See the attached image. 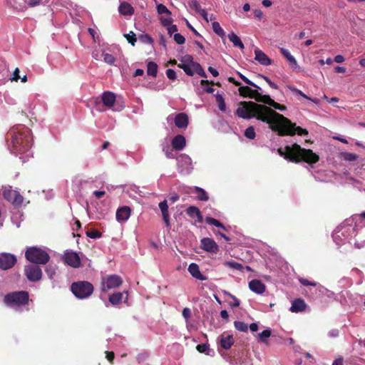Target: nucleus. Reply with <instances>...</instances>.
<instances>
[{"label": "nucleus", "mask_w": 365, "mask_h": 365, "mask_svg": "<svg viewBox=\"0 0 365 365\" xmlns=\"http://www.w3.org/2000/svg\"><path fill=\"white\" fill-rule=\"evenodd\" d=\"M235 114L243 119H256L266 123L269 128L273 123L274 118H283V115L276 112L266 105L259 104L253 101H241L235 111Z\"/></svg>", "instance_id": "obj_1"}, {"label": "nucleus", "mask_w": 365, "mask_h": 365, "mask_svg": "<svg viewBox=\"0 0 365 365\" xmlns=\"http://www.w3.org/2000/svg\"><path fill=\"white\" fill-rule=\"evenodd\" d=\"M277 153L285 160L294 163L304 162L312 165L319 161V156L312 150L302 148L297 143L286 145L284 148H279Z\"/></svg>", "instance_id": "obj_2"}, {"label": "nucleus", "mask_w": 365, "mask_h": 365, "mask_svg": "<svg viewBox=\"0 0 365 365\" xmlns=\"http://www.w3.org/2000/svg\"><path fill=\"white\" fill-rule=\"evenodd\" d=\"M9 137L11 140L9 146L14 153H25L32 146V137L30 130L26 128H13L8 133Z\"/></svg>", "instance_id": "obj_3"}, {"label": "nucleus", "mask_w": 365, "mask_h": 365, "mask_svg": "<svg viewBox=\"0 0 365 365\" xmlns=\"http://www.w3.org/2000/svg\"><path fill=\"white\" fill-rule=\"evenodd\" d=\"M272 130L277 132L280 136L294 135L297 133L299 135H308L307 130L297 126L289 119L283 115L282 119L274 118L273 123L270 128Z\"/></svg>", "instance_id": "obj_4"}, {"label": "nucleus", "mask_w": 365, "mask_h": 365, "mask_svg": "<svg viewBox=\"0 0 365 365\" xmlns=\"http://www.w3.org/2000/svg\"><path fill=\"white\" fill-rule=\"evenodd\" d=\"M29 301V294L27 291H16L5 295L4 303L15 309L27 305Z\"/></svg>", "instance_id": "obj_5"}, {"label": "nucleus", "mask_w": 365, "mask_h": 365, "mask_svg": "<svg viewBox=\"0 0 365 365\" xmlns=\"http://www.w3.org/2000/svg\"><path fill=\"white\" fill-rule=\"evenodd\" d=\"M26 259L37 264H46L50 259L48 252L36 247H29L25 252Z\"/></svg>", "instance_id": "obj_6"}, {"label": "nucleus", "mask_w": 365, "mask_h": 365, "mask_svg": "<svg viewBox=\"0 0 365 365\" xmlns=\"http://www.w3.org/2000/svg\"><path fill=\"white\" fill-rule=\"evenodd\" d=\"M71 290L76 298L83 299L93 294L94 287L89 282L78 281L71 284Z\"/></svg>", "instance_id": "obj_7"}, {"label": "nucleus", "mask_w": 365, "mask_h": 365, "mask_svg": "<svg viewBox=\"0 0 365 365\" xmlns=\"http://www.w3.org/2000/svg\"><path fill=\"white\" fill-rule=\"evenodd\" d=\"M123 283L120 277L113 274L110 275L106 278H103L101 283L102 292H108V290L114 288L119 287Z\"/></svg>", "instance_id": "obj_8"}, {"label": "nucleus", "mask_w": 365, "mask_h": 365, "mask_svg": "<svg viewBox=\"0 0 365 365\" xmlns=\"http://www.w3.org/2000/svg\"><path fill=\"white\" fill-rule=\"evenodd\" d=\"M3 196L7 201L16 207L21 206L24 201L23 196L18 191L10 188L3 191Z\"/></svg>", "instance_id": "obj_9"}, {"label": "nucleus", "mask_w": 365, "mask_h": 365, "mask_svg": "<svg viewBox=\"0 0 365 365\" xmlns=\"http://www.w3.org/2000/svg\"><path fill=\"white\" fill-rule=\"evenodd\" d=\"M24 273L30 282H36L42 277L41 269L36 264H29L25 267Z\"/></svg>", "instance_id": "obj_10"}, {"label": "nucleus", "mask_w": 365, "mask_h": 365, "mask_svg": "<svg viewBox=\"0 0 365 365\" xmlns=\"http://www.w3.org/2000/svg\"><path fill=\"white\" fill-rule=\"evenodd\" d=\"M17 262V259L15 255L3 252L0 253V269L3 270H7L12 268Z\"/></svg>", "instance_id": "obj_11"}, {"label": "nucleus", "mask_w": 365, "mask_h": 365, "mask_svg": "<svg viewBox=\"0 0 365 365\" xmlns=\"http://www.w3.org/2000/svg\"><path fill=\"white\" fill-rule=\"evenodd\" d=\"M63 260L68 265L77 268L81 266V259L78 255L73 251H68L63 255Z\"/></svg>", "instance_id": "obj_12"}, {"label": "nucleus", "mask_w": 365, "mask_h": 365, "mask_svg": "<svg viewBox=\"0 0 365 365\" xmlns=\"http://www.w3.org/2000/svg\"><path fill=\"white\" fill-rule=\"evenodd\" d=\"M200 247L206 252L217 253L219 246L215 241L209 237H204L200 240Z\"/></svg>", "instance_id": "obj_13"}, {"label": "nucleus", "mask_w": 365, "mask_h": 365, "mask_svg": "<svg viewBox=\"0 0 365 365\" xmlns=\"http://www.w3.org/2000/svg\"><path fill=\"white\" fill-rule=\"evenodd\" d=\"M131 213V209L128 206H123L119 207L115 214L116 220L118 222H125L127 221Z\"/></svg>", "instance_id": "obj_14"}, {"label": "nucleus", "mask_w": 365, "mask_h": 365, "mask_svg": "<svg viewBox=\"0 0 365 365\" xmlns=\"http://www.w3.org/2000/svg\"><path fill=\"white\" fill-rule=\"evenodd\" d=\"M174 123L178 128L185 129L189 124L188 115L185 113H178L175 117Z\"/></svg>", "instance_id": "obj_15"}, {"label": "nucleus", "mask_w": 365, "mask_h": 365, "mask_svg": "<svg viewBox=\"0 0 365 365\" xmlns=\"http://www.w3.org/2000/svg\"><path fill=\"white\" fill-rule=\"evenodd\" d=\"M128 294L127 292H115L109 296L108 300L113 305L119 304L124 299V302H128Z\"/></svg>", "instance_id": "obj_16"}, {"label": "nucleus", "mask_w": 365, "mask_h": 365, "mask_svg": "<svg viewBox=\"0 0 365 365\" xmlns=\"http://www.w3.org/2000/svg\"><path fill=\"white\" fill-rule=\"evenodd\" d=\"M186 214L190 217L195 219L197 222L201 223L203 221V216L197 207L189 206L186 210Z\"/></svg>", "instance_id": "obj_17"}, {"label": "nucleus", "mask_w": 365, "mask_h": 365, "mask_svg": "<svg viewBox=\"0 0 365 365\" xmlns=\"http://www.w3.org/2000/svg\"><path fill=\"white\" fill-rule=\"evenodd\" d=\"M162 213L163 220L167 227H170V215L168 212V205L166 200L160 202L158 205Z\"/></svg>", "instance_id": "obj_18"}, {"label": "nucleus", "mask_w": 365, "mask_h": 365, "mask_svg": "<svg viewBox=\"0 0 365 365\" xmlns=\"http://www.w3.org/2000/svg\"><path fill=\"white\" fill-rule=\"evenodd\" d=\"M249 288L254 292L261 294L266 290V286L259 279H252L249 282Z\"/></svg>", "instance_id": "obj_19"}, {"label": "nucleus", "mask_w": 365, "mask_h": 365, "mask_svg": "<svg viewBox=\"0 0 365 365\" xmlns=\"http://www.w3.org/2000/svg\"><path fill=\"white\" fill-rule=\"evenodd\" d=\"M171 145L173 149L176 150H182L186 145L185 137L182 135L175 136L172 140Z\"/></svg>", "instance_id": "obj_20"}, {"label": "nucleus", "mask_w": 365, "mask_h": 365, "mask_svg": "<svg viewBox=\"0 0 365 365\" xmlns=\"http://www.w3.org/2000/svg\"><path fill=\"white\" fill-rule=\"evenodd\" d=\"M255 58L260 64L268 66L272 63V60L261 50L257 48L255 50Z\"/></svg>", "instance_id": "obj_21"}, {"label": "nucleus", "mask_w": 365, "mask_h": 365, "mask_svg": "<svg viewBox=\"0 0 365 365\" xmlns=\"http://www.w3.org/2000/svg\"><path fill=\"white\" fill-rule=\"evenodd\" d=\"M190 274L197 279L205 281L207 277L201 274L199 266L195 263H191L188 267Z\"/></svg>", "instance_id": "obj_22"}, {"label": "nucleus", "mask_w": 365, "mask_h": 365, "mask_svg": "<svg viewBox=\"0 0 365 365\" xmlns=\"http://www.w3.org/2000/svg\"><path fill=\"white\" fill-rule=\"evenodd\" d=\"M102 102L108 108H111L115 102V95L110 91H106L102 95Z\"/></svg>", "instance_id": "obj_23"}, {"label": "nucleus", "mask_w": 365, "mask_h": 365, "mask_svg": "<svg viewBox=\"0 0 365 365\" xmlns=\"http://www.w3.org/2000/svg\"><path fill=\"white\" fill-rule=\"evenodd\" d=\"M306 303L302 299H296L292 303V307L290 308V311L292 312H302L306 308Z\"/></svg>", "instance_id": "obj_24"}, {"label": "nucleus", "mask_w": 365, "mask_h": 365, "mask_svg": "<svg viewBox=\"0 0 365 365\" xmlns=\"http://www.w3.org/2000/svg\"><path fill=\"white\" fill-rule=\"evenodd\" d=\"M181 61L188 62L187 66L184 70L185 73L190 76H192L195 73L193 63H196L193 61V57L191 55H186L183 57Z\"/></svg>", "instance_id": "obj_25"}, {"label": "nucleus", "mask_w": 365, "mask_h": 365, "mask_svg": "<svg viewBox=\"0 0 365 365\" xmlns=\"http://www.w3.org/2000/svg\"><path fill=\"white\" fill-rule=\"evenodd\" d=\"M118 11L123 16H131L134 13L133 7L125 1L120 3Z\"/></svg>", "instance_id": "obj_26"}, {"label": "nucleus", "mask_w": 365, "mask_h": 365, "mask_svg": "<svg viewBox=\"0 0 365 365\" xmlns=\"http://www.w3.org/2000/svg\"><path fill=\"white\" fill-rule=\"evenodd\" d=\"M220 345L224 349H230L234 344L235 340L232 335L221 336Z\"/></svg>", "instance_id": "obj_27"}, {"label": "nucleus", "mask_w": 365, "mask_h": 365, "mask_svg": "<svg viewBox=\"0 0 365 365\" xmlns=\"http://www.w3.org/2000/svg\"><path fill=\"white\" fill-rule=\"evenodd\" d=\"M269 95H262V93L258 91L257 89H252L251 93L248 98L255 99L257 102L265 104L266 100L264 98L268 97Z\"/></svg>", "instance_id": "obj_28"}, {"label": "nucleus", "mask_w": 365, "mask_h": 365, "mask_svg": "<svg viewBox=\"0 0 365 365\" xmlns=\"http://www.w3.org/2000/svg\"><path fill=\"white\" fill-rule=\"evenodd\" d=\"M280 53L282 55L287 58V60L289 61V64L293 67L297 66V62L294 57L291 55L289 51L284 48H280Z\"/></svg>", "instance_id": "obj_29"}, {"label": "nucleus", "mask_w": 365, "mask_h": 365, "mask_svg": "<svg viewBox=\"0 0 365 365\" xmlns=\"http://www.w3.org/2000/svg\"><path fill=\"white\" fill-rule=\"evenodd\" d=\"M266 100V105H268L271 107H273L274 109L284 111L287 109V107L284 105L279 104L277 102H275L273 99L270 98L269 96L268 97L264 98Z\"/></svg>", "instance_id": "obj_30"}, {"label": "nucleus", "mask_w": 365, "mask_h": 365, "mask_svg": "<svg viewBox=\"0 0 365 365\" xmlns=\"http://www.w3.org/2000/svg\"><path fill=\"white\" fill-rule=\"evenodd\" d=\"M228 38L235 46H237L241 49L244 48V44L242 42L241 39L234 32H232L228 35Z\"/></svg>", "instance_id": "obj_31"}, {"label": "nucleus", "mask_w": 365, "mask_h": 365, "mask_svg": "<svg viewBox=\"0 0 365 365\" xmlns=\"http://www.w3.org/2000/svg\"><path fill=\"white\" fill-rule=\"evenodd\" d=\"M158 73V65L153 61H149L147 64V74L156 77Z\"/></svg>", "instance_id": "obj_32"}, {"label": "nucleus", "mask_w": 365, "mask_h": 365, "mask_svg": "<svg viewBox=\"0 0 365 365\" xmlns=\"http://www.w3.org/2000/svg\"><path fill=\"white\" fill-rule=\"evenodd\" d=\"M195 193L197 195V197L200 201H207L209 200V197L207 193L201 187H195Z\"/></svg>", "instance_id": "obj_33"}, {"label": "nucleus", "mask_w": 365, "mask_h": 365, "mask_svg": "<svg viewBox=\"0 0 365 365\" xmlns=\"http://www.w3.org/2000/svg\"><path fill=\"white\" fill-rule=\"evenodd\" d=\"M223 264H224V266L232 268L233 269H237V270H240V271H242V269H243L242 264L237 262H235L234 260L225 261L223 263Z\"/></svg>", "instance_id": "obj_34"}, {"label": "nucleus", "mask_w": 365, "mask_h": 365, "mask_svg": "<svg viewBox=\"0 0 365 365\" xmlns=\"http://www.w3.org/2000/svg\"><path fill=\"white\" fill-rule=\"evenodd\" d=\"M205 222H206V223H207L209 225H214L217 227H221L224 230H226L225 227L223 225L222 223H221L219 220H217L215 218H212L211 217H206Z\"/></svg>", "instance_id": "obj_35"}, {"label": "nucleus", "mask_w": 365, "mask_h": 365, "mask_svg": "<svg viewBox=\"0 0 365 365\" xmlns=\"http://www.w3.org/2000/svg\"><path fill=\"white\" fill-rule=\"evenodd\" d=\"M237 75L239 76V77L247 85L252 86V87H254L255 88V89H257L258 91H261V88L259 86H258L257 84H255L254 82H252V81H250L249 78H247L245 76H244L243 74H242L240 72H237Z\"/></svg>", "instance_id": "obj_36"}, {"label": "nucleus", "mask_w": 365, "mask_h": 365, "mask_svg": "<svg viewBox=\"0 0 365 365\" xmlns=\"http://www.w3.org/2000/svg\"><path fill=\"white\" fill-rule=\"evenodd\" d=\"M45 272L50 279L53 281L56 280L55 277L56 275V269L54 267L51 265L47 266Z\"/></svg>", "instance_id": "obj_37"}, {"label": "nucleus", "mask_w": 365, "mask_h": 365, "mask_svg": "<svg viewBox=\"0 0 365 365\" xmlns=\"http://www.w3.org/2000/svg\"><path fill=\"white\" fill-rule=\"evenodd\" d=\"M271 330L269 329H267L258 334V340L259 341L265 343L267 341V338H269L271 336Z\"/></svg>", "instance_id": "obj_38"}, {"label": "nucleus", "mask_w": 365, "mask_h": 365, "mask_svg": "<svg viewBox=\"0 0 365 365\" xmlns=\"http://www.w3.org/2000/svg\"><path fill=\"white\" fill-rule=\"evenodd\" d=\"M213 31L217 34L219 36L223 37L225 36V31L220 26V24L215 21L212 24Z\"/></svg>", "instance_id": "obj_39"}, {"label": "nucleus", "mask_w": 365, "mask_h": 365, "mask_svg": "<svg viewBox=\"0 0 365 365\" xmlns=\"http://www.w3.org/2000/svg\"><path fill=\"white\" fill-rule=\"evenodd\" d=\"M216 102L217 103L218 108L221 111H225L226 110V104L225 100L222 95L217 94L216 95Z\"/></svg>", "instance_id": "obj_40"}, {"label": "nucleus", "mask_w": 365, "mask_h": 365, "mask_svg": "<svg viewBox=\"0 0 365 365\" xmlns=\"http://www.w3.org/2000/svg\"><path fill=\"white\" fill-rule=\"evenodd\" d=\"M192 66H194L195 73H196L201 77L207 78V74L205 73V71L203 70L202 67L199 63H193Z\"/></svg>", "instance_id": "obj_41"}, {"label": "nucleus", "mask_w": 365, "mask_h": 365, "mask_svg": "<svg viewBox=\"0 0 365 365\" xmlns=\"http://www.w3.org/2000/svg\"><path fill=\"white\" fill-rule=\"evenodd\" d=\"M86 235L88 237L92 239L100 238L102 236V233L97 230H89L86 232Z\"/></svg>", "instance_id": "obj_42"}, {"label": "nucleus", "mask_w": 365, "mask_h": 365, "mask_svg": "<svg viewBox=\"0 0 365 365\" xmlns=\"http://www.w3.org/2000/svg\"><path fill=\"white\" fill-rule=\"evenodd\" d=\"M234 326H235V329H237L238 331H243V332L247 331L248 327L243 322L236 321L234 322Z\"/></svg>", "instance_id": "obj_43"}, {"label": "nucleus", "mask_w": 365, "mask_h": 365, "mask_svg": "<svg viewBox=\"0 0 365 365\" xmlns=\"http://www.w3.org/2000/svg\"><path fill=\"white\" fill-rule=\"evenodd\" d=\"M252 88H250L249 86H240L238 91L241 96L246 98L249 97L250 93H251Z\"/></svg>", "instance_id": "obj_44"}, {"label": "nucleus", "mask_w": 365, "mask_h": 365, "mask_svg": "<svg viewBox=\"0 0 365 365\" xmlns=\"http://www.w3.org/2000/svg\"><path fill=\"white\" fill-rule=\"evenodd\" d=\"M124 36L132 46H135L137 41L136 35L133 31H130L129 34H124Z\"/></svg>", "instance_id": "obj_45"}, {"label": "nucleus", "mask_w": 365, "mask_h": 365, "mask_svg": "<svg viewBox=\"0 0 365 365\" xmlns=\"http://www.w3.org/2000/svg\"><path fill=\"white\" fill-rule=\"evenodd\" d=\"M245 135L247 138L252 140L255 138V131L253 126H249L245 131Z\"/></svg>", "instance_id": "obj_46"}, {"label": "nucleus", "mask_w": 365, "mask_h": 365, "mask_svg": "<svg viewBox=\"0 0 365 365\" xmlns=\"http://www.w3.org/2000/svg\"><path fill=\"white\" fill-rule=\"evenodd\" d=\"M157 11L159 14H165L166 16H171V12L163 4H160L157 6Z\"/></svg>", "instance_id": "obj_47"}, {"label": "nucleus", "mask_w": 365, "mask_h": 365, "mask_svg": "<svg viewBox=\"0 0 365 365\" xmlns=\"http://www.w3.org/2000/svg\"><path fill=\"white\" fill-rule=\"evenodd\" d=\"M190 7L193 9L195 12L199 14L200 11L202 9L201 8L200 4L196 0H190L189 1Z\"/></svg>", "instance_id": "obj_48"}, {"label": "nucleus", "mask_w": 365, "mask_h": 365, "mask_svg": "<svg viewBox=\"0 0 365 365\" xmlns=\"http://www.w3.org/2000/svg\"><path fill=\"white\" fill-rule=\"evenodd\" d=\"M103 61L109 65H112L115 61V58L110 53H103Z\"/></svg>", "instance_id": "obj_49"}, {"label": "nucleus", "mask_w": 365, "mask_h": 365, "mask_svg": "<svg viewBox=\"0 0 365 365\" xmlns=\"http://www.w3.org/2000/svg\"><path fill=\"white\" fill-rule=\"evenodd\" d=\"M358 158L359 156L356 154L352 153H345L344 155V160L349 162L355 161L358 159Z\"/></svg>", "instance_id": "obj_50"}, {"label": "nucleus", "mask_w": 365, "mask_h": 365, "mask_svg": "<svg viewBox=\"0 0 365 365\" xmlns=\"http://www.w3.org/2000/svg\"><path fill=\"white\" fill-rule=\"evenodd\" d=\"M173 39L178 44H180V45L183 44L185 42V37L178 33H176L174 34Z\"/></svg>", "instance_id": "obj_51"}, {"label": "nucleus", "mask_w": 365, "mask_h": 365, "mask_svg": "<svg viewBox=\"0 0 365 365\" xmlns=\"http://www.w3.org/2000/svg\"><path fill=\"white\" fill-rule=\"evenodd\" d=\"M172 18L171 16H167L166 17H161L160 18V22L162 25L165 27H167L168 26L172 24Z\"/></svg>", "instance_id": "obj_52"}, {"label": "nucleus", "mask_w": 365, "mask_h": 365, "mask_svg": "<svg viewBox=\"0 0 365 365\" xmlns=\"http://www.w3.org/2000/svg\"><path fill=\"white\" fill-rule=\"evenodd\" d=\"M259 76L260 78H262L268 84L269 86L274 88V89H278V86L274 83V82H272L268 77L264 76V75H262V74H259Z\"/></svg>", "instance_id": "obj_53"}, {"label": "nucleus", "mask_w": 365, "mask_h": 365, "mask_svg": "<svg viewBox=\"0 0 365 365\" xmlns=\"http://www.w3.org/2000/svg\"><path fill=\"white\" fill-rule=\"evenodd\" d=\"M26 2L30 7H34L39 6L41 4L46 3L43 0H26Z\"/></svg>", "instance_id": "obj_54"}, {"label": "nucleus", "mask_w": 365, "mask_h": 365, "mask_svg": "<svg viewBox=\"0 0 365 365\" xmlns=\"http://www.w3.org/2000/svg\"><path fill=\"white\" fill-rule=\"evenodd\" d=\"M166 76L170 80H172V81L175 80L177 78L176 72L171 68L166 70Z\"/></svg>", "instance_id": "obj_55"}, {"label": "nucleus", "mask_w": 365, "mask_h": 365, "mask_svg": "<svg viewBox=\"0 0 365 365\" xmlns=\"http://www.w3.org/2000/svg\"><path fill=\"white\" fill-rule=\"evenodd\" d=\"M299 282L304 286H313V287L317 286V282H310L309 280H308L307 279H305V278H300Z\"/></svg>", "instance_id": "obj_56"}, {"label": "nucleus", "mask_w": 365, "mask_h": 365, "mask_svg": "<svg viewBox=\"0 0 365 365\" xmlns=\"http://www.w3.org/2000/svg\"><path fill=\"white\" fill-rule=\"evenodd\" d=\"M288 88L290 91H292V92L295 93L296 94L299 95L304 98H308V97L303 92H302L300 90L297 89L296 87H294L293 86H289Z\"/></svg>", "instance_id": "obj_57"}, {"label": "nucleus", "mask_w": 365, "mask_h": 365, "mask_svg": "<svg viewBox=\"0 0 365 365\" xmlns=\"http://www.w3.org/2000/svg\"><path fill=\"white\" fill-rule=\"evenodd\" d=\"M168 34L171 36L174 33L178 31V27L175 24H170L167 27Z\"/></svg>", "instance_id": "obj_58"}, {"label": "nucleus", "mask_w": 365, "mask_h": 365, "mask_svg": "<svg viewBox=\"0 0 365 365\" xmlns=\"http://www.w3.org/2000/svg\"><path fill=\"white\" fill-rule=\"evenodd\" d=\"M196 349L200 353H204L208 349V345L207 344H198L196 346Z\"/></svg>", "instance_id": "obj_59"}, {"label": "nucleus", "mask_w": 365, "mask_h": 365, "mask_svg": "<svg viewBox=\"0 0 365 365\" xmlns=\"http://www.w3.org/2000/svg\"><path fill=\"white\" fill-rule=\"evenodd\" d=\"M182 314L185 319H188L191 317V311L189 308L185 307L183 309Z\"/></svg>", "instance_id": "obj_60"}, {"label": "nucleus", "mask_w": 365, "mask_h": 365, "mask_svg": "<svg viewBox=\"0 0 365 365\" xmlns=\"http://www.w3.org/2000/svg\"><path fill=\"white\" fill-rule=\"evenodd\" d=\"M106 359H108V361L109 362H110L111 364H113L114 358H115L114 353L113 351H106Z\"/></svg>", "instance_id": "obj_61"}, {"label": "nucleus", "mask_w": 365, "mask_h": 365, "mask_svg": "<svg viewBox=\"0 0 365 365\" xmlns=\"http://www.w3.org/2000/svg\"><path fill=\"white\" fill-rule=\"evenodd\" d=\"M19 79V69L16 68L13 73V77L11 80L14 81H18Z\"/></svg>", "instance_id": "obj_62"}, {"label": "nucleus", "mask_w": 365, "mask_h": 365, "mask_svg": "<svg viewBox=\"0 0 365 365\" xmlns=\"http://www.w3.org/2000/svg\"><path fill=\"white\" fill-rule=\"evenodd\" d=\"M140 39L146 43H153V39L152 38L148 35V34H145V35H142L140 36Z\"/></svg>", "instance_id": "obj_63"}, {"label": "nucleus", "mask_w": 365, "mask_h": 365, "mask_svg": "<svg viewBox=\"0 0 365 365\" xmlns=\"http://www.w3.org/2000/svg\"><path fill=\"white\" fill-rule=\"evenodd\" d=\"M344 359L341 356L337 357L332 363V365H344Z\"/></svg>", "instance_id": "obj_64"}]
</instances>
